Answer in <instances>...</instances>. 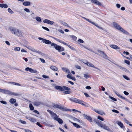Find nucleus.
<instances>
[{
    "mask_svg": "<svg viewBox=\"0 0 132 132\" xmlns=\"http://www.w3.org/2000/svg\"><path fill=\"white\" fill-rule=\"evenodd\" d=\"M71 101L75 103L80 104L86 107H90V106L88 104L86 103L83 101L80 100L75 98H72L69 99Z\"/></svg>",
    "mask_w": 132,
    "mask_h": 132,
    "instance_id": "f257e3e1",
    "label": "nucleus"
},
{
    "mask_svg": "<svg viewBox=\"0 0 132 132\" xmlns=\"http://www.w3.org/2000/svg\"><path fill=\"white\" fill-rule=\"evenodd\" d=\"M9 29L12 34L17 35L18 37L22 36V34L21 31L15 28L11 27L9 28Z\"/></svg>",
    "mask_w": 132,
    "mask_h": 132,
    "instance_id": "f03ea898",
    "label": "nucleus"
},
{
    "mask_svg": "<svg viewBox=\"0 0 132 132\" xmlns=\"http://www.w3.org/2000/svg\"><path fill=\"white\" fill-rule=\"evenodd\" d=\"M94 121L96 123L97 125L99 127L107 130H109V128L108 126H106L105 124H102V122L96 119H94Z\"/></svg>",
    "mask_w": 132,
    "mask_h": 132,
    "instance_id": "7ed1b4c3",
    "label": "nucleus"
},
{
    "mask_svg": "<svg viewBox=\"0 0 132 132\" xmlns=\"http://www.w3.org/2000/svg\"><path fill=\"white\" fill-rule=\"evenodd\" d=\"M53 106L54 107L56 108H58L59 109L63 111H68V109L66 107L62 106L61 105H59L57 104L54 105Z\"/></svg>",
    "mask_w": 132,
    "mask_h": 132,
    "instance_id": "20e7f679",
    "label": "nucleus"
},
{
    "mask_svg": "<svg viewBox=\"0 0 132 132\" xmlns=\"http://www.w3.org/2000/svg\"><path fill=\"white\" fill-rule=\"evenodd\" d=\"M82 17L84 19L86 20L87 21H88L89 22L93 24L94 25V26H96V27H97L98 28H99V29L103 30V29L102 27H100L97 24L95 23L94 22H92L91 21H90L89 19H88L87 18H86L85 17H84L83 16H82Z\"/></svg>",
    "mask_w": 132,
    "mask_h": 132,
    "instance_id": "39448f33",
    "label": "nucleus"
},
{
    "mask_svg": "<svg viewBox=\"0 0 132 132\" xmlns=\"http://www.w3.org/2000/svg\"><path fill=\"white\" fill-rule=\"evenodd\" d=\"M82 17L84 19L86 20L87 21H88L89 22L93 24L94 25V26H96V27H97L98 28H99V29L103 30V29L102 27H100L97 24L95 23L94 22H92L91 21H90L89 19H88L87 18H86L85 17H84L83 16H82Z\"/></svg>",
    "mask_w": 132,
    "mask_h": 132,
    "instance_id": "423d86ee",
    "label": "nucleus"
},
{
    "mask_svg": "<svg viewBox=\"0 0 132 132\" xmlns=\"http://www.w3.org/2000/svg\"><path fill=\"white\" fill-rule=\"evenodd\" d=\"M38 39L40 40H42L43 43H45V44H51V42L50 40H46L45 39H44L42 38L39 37L38 38Z\"/></svg>",
    "mask_w": 132,
    "mask_h": 132,
    "instance_id": "0eeeda50",
    "label": "nucleus"
},
{
    "mask_svg": "<svg viewBox=\"0 0 132 132\" xmlns=\"http://www.w3.org/2000/svg\"><path fill=\"white\" fill-rule=\"evenodd\" d=\"M97 51L100 54V56L105 59H107L108 56L103 51L98 50Z\"/></svg>",
    "mask_w": 132,
    "mask_h": 132,
    "instance_id": "6e6552de",
    "label": "nucleus"
},
{
    "mask_svg": "<svg viewBox=\"0 0 132 132\" xmlns=\"http://www.w3.org/2000/svg\"><path fill=\"white\" fill-rule=\"evenodd\" d=\"M0 92L6 94L10 95L11 91L7 89L0 88Z\"/></svg>",
    "mask_w": 132,
    "mask_h": 132,
    "instance_id": "1a4fd4ad",
    "label": "nucleus"
},
{
    "mask_svg": "<svg viewBox=\"0 0 132 132\" xmlns=\"http://www.w3.org/2000/svg\"><path fill=\"white\" fill-rule=\"evenodd\" d=\"M113 25L115 28L120 31L121 30V28H122L116 22H113Z\"/></svg>",
    "mask_w": 132,
    "mask_h": 132,
    "instance_id": "9d476101",
    "label": "nucleus"
},
{
    "mask_svg": "<svg viewBox=\"0 0 132 132\" xmlns=\"http://www.w3.org/2000/svg\"><path fill=\"white\" fill-rule=\"evenodd\" d=\"M25 70L27 71H29L32 73H36L37 72V71L36 70H34L29 67L26 68Z\"/></svg>",
    "mask_w": 132,
    "mask_h": 132,
    "instance_id": "9b49d317",
    "label": "nucleus"
},
{
    "mask_svg": "<svg viewBox=\"0 0 132 132\" xmlns=\"http://www.w3.org/2000/svg\"><path fill=\"white\" fill-rule=\"evenodd\" d=\"M85 64L87 65L89 67H92L98 70H100L99 69L97 68L96 67H95L92 63L90 62H88L87 61H86V62H84Z\"/></svg>",
    "mask_w": 132,
    "mask_h": 132,
    "instance_id": "f8f14e48",
    "label": "nucleus"
},
{
    "mask_svg": "<svg viewBox=\"0 0 132 132\" xmlns=\"http://www.w3.org/2000/svg\"><path fill=\"white\" fill-rule=\"evenodd\" d=\"M26 47L27 48L33 52H36L39 54H41L42 53L40 51H37L34 48H33L31 47Z\"/></svg>",
    "mask_w": 132,
    "mask_h": 132,
    "instance_id": "ddd939ff",
    "label": "nucleus"
},
{
    "mask_svg": "<svg viewBox=\"0 0 132 132\" xmlns=\"http://www.w3.org/2000/svg\"><path fill=\"white\" fill-rule=\"evenodd\" d=\"M55 49L58 51L59 52L63 51L64 50V48L61 46L57 45Z\"/></svg>",
    "mask_w": 132,
    "mask_h": 132,
    "instance_id": "4468645a",
    "label": "nucleus"
},
{
    "mask_svg": "<svg viewBox=\"0 0 132 132\" xmlns=\"http://www.w3.org/2000/svg\"><path fill=\"white\" fill-rule=\"evenodd\" d=\"M43 22L44 23H47L51 25L53 24L54 23V21H50L47 19L44 20L43 21Z\"/></svg>",
    "mask_w": 132,
    "mask_h": 132,
    "instance_id": "2eb2a0df",
    "label": "nucleus"
},
{
    "mask_svg": "<svg viewBox=\"0 0 132 132\" xmlns=\"http://www.w3.org/2000/svg\"><path fill=\"white\" fill-rule=\"evenodd\" d=\"M83 116L86 119L88 120L90 122H92V118L89 116H87V115L84 114Z\"/></svg>",
    "mask_w": 132,
    "mask_h": 132,
    "instance_id": "dca6fc26",
    "label": "nucleus"
},
{
    "mask_svg": "<svg viewBox=\"0 0 132 132\" xmlns=\"http://www.w3.org/2000/svg\"><path fill=\"white\" fill-rule=\"evenodd\" d=\"M116 123L122 129H124L125 127L124 126L122 123L120 121H117L116 122Z\"/></svg>",
    "mask_w": 132,
    "mask_h": 132,
    "instance_id": "f3484780",
    "label": "nucleus"
},
{
    "mask_svg": "<svg viewBox=\"0 0 132 132\" xmlns=\"http://www.w3.org/2000/svg\"><path fill=\"white\" fill-rule=\"evenodd\" d=\"M91 2L94 3V4L98 5L101 6V4L100 2H99L97 0H90Z\"/></svg>",
    "mask_w": 132,
    "mask_h": 132,
    "instance_id": "a211bd4d",
    "label": "nucleus"
},
{
    "mask_svg": "<svg viewBox=\"0 0 132 132\" xmlns=\"http://www.w3.org/2000/svg\"><path fill=\"white\" fill-rule=\"evenodd\" d=\"M34 105L36 106H38L43 104V102L41 101H36L34 102Z\"/></svg>",
    "mask_w": 132,
    "mask_h": 132,
    "instance_id": "6ab92c4d",
    "label": "nucleus"
},
{
    "mask_svg": "<svg viewBox=\"0 0 132 132\" xmlns=\"http://www.w3.org/2000/svg\"><path fill=\"white\" fill-rule=\"evenodd\" d=\"M94 111L95 112H96L97 113L100 114L101 115H105V113H104V112L103 111H99L97 110L96 109L94 110Z\"/></svg>",
    "mask_w": 132,
    "mask_h": 132,
    "instance_id": "aec40b11",
    "label": "nucleus"
},
{
    "mask_svg": "<svg viewBox=\"0 0 132 132\" xmlns=\"http://www.w3.org/2000/svg\"><path fill=\"white\" fill-rule=\"evenodd\" d=\"M110 46L111 48L115 50H118L120 49V48L116 45H110Z\"/></svg>",
    "mask_w": 132,
    "mask_h": 132,
    "instance_id": "412c9836",
    "label": "nucleus"
},
{
    "mask_svg": "<svg viewBox=\"0 0 132 132\" xmlns=\"http://www.w3.org/2000/svg\"><path fill=\"white\" fill-rule=\"evenodd\" d=\"M55 89L61 91H63L64 90V89H63V87L60 86H55Z\"/></svg>",
    "mask_w": 132,
    "mask_h": 132,
    "instance_id": "4be33fe9",
    "label": "nucleus"
},
{
    "mask_svg": "<svg viewBox=\"0 0 132 132\" xmlns=\"http://www.w3.org/2000/svg\"><path fill=\"white\" fill-rule=\"evenodd\" d=\"M115 92L116 94L117 95L119 98H121L125 100L126 101H127L128 100L127 99H126L125 97L121 96L120 94L118 93L117 92Z\"/></svg>",
    "mask_w": 132,
    "mask_h": 132,
    "instance_id": "5701e85b",
    "label": "nucleus"
},
{
    "mask_svg": "<svg viewBox=\"0 0 132 132\" xmlns=\"http://www.w3.org/2000/svg\"><path fill=\"white\" fill-rule=\"evenodd\" d=\"M51 115L53 119L55 120H56L58 118V117L57 116L56 114L54 113L53 112V113H52Z\"/></svg>",
    "mask_w": 132,
    "mask_h": 132,
    "instance_id": "b1692460",
    "label": "nucleus"
},
{
    "mask_svg": "<svg viewBox=\"0 0 132 132\" xmlns=\"http://www.w3.org/2000/svg\"><path fill=\"white\" fill-rule=\"evenodd\" d=\"M23 4L24 6H29L31 4V2L28 1H25L23 3Z\"/></svg>",
    "mask_w": 132,
    "mask_h": 132,
    "instance_id": "393cba45",
    "label": "nucleus"
},
{
    "mask_svg": "<svg viewBox=\"0 0 132 132\" xmlns=\"http://www.w3.org/2000/svg\"><path fill=\"white\" fill-rule=\"evenodd\" d=\"M50 68L54 71H56L58 70V68L57 67L53 65L51 66L50 67Z\"/></svg>",
    "mask_w": 132,
    "mask_h": 132,
    "instance_id": "a878e982",
    "label": "nucleus"
},
{
    "mask_svg": "<svg viewBox=\"0 0 132 132\" xmlns=\"http://www.w3.org/2000/svg\"><path fill=\"white\" fill-rule=\"evenodd\" d=\"M7 83L12 84L13 85H17L19 86H21V85L19 84V83H18L15 82H6Z\"/></svg>",
    "mask_w": 132,
    "mask_h": 132,
    "instance_id": "bb28decb",
    "label": "nucleus"
},
{
    "mask_svg": "<svg viewBox=\"0 0 132 132\" xmlns=\"http://www.w3.org/2000/svg\"><path fill=\"white\" fill-rule=\"evenodd\" d=\"M69 121L75 127H76L77 128H79L80 127V126L78 124L73 123L70 120H69Z\"/></svg>",
    "mask_w": 132,
    "mask_h": 132,
    "instance_id": "cd10ccee",
    "label": "nucleus"
},
{
    "mask_svg": "<svg viewBox=\"0 0 132 132\" xmlns=\"http://www.w3.org/2000/svg\"><path fill=\"white\" fill-rule=\"evenodd\" d=\"M117 65L118 66V67L120 69H122L123 71L126 72H129V71L127 69H126L125 68H124L123 67H121L120 66H119Z\"/></svg>",
    "mask_w": 132,
    "mask_h": 132,
    "instance_id": "c85d7f7f",
    "label": "nucleus"
},
{
    "mask_svg": "<svg viewBox=\"0 0 132 132\" xmlns=\"http://www.w3.org/2000/svg\"><path fill=\"white\" fill-rule=\"evenodd\" d=\"M35 19L39 23L42 22L41 18L39 16H36L35 17Z\"/></svg>",
    "mask_w": 132,
    "mask_h": 132,
    "instance_id": "c756f323",
    "label": "nucleus"
},
{
    "mask_svg": "<svg viewBox=\"0 0 132 132\" xmlns=\"http://www.w3.org/2000/svg\"><path fill=\"white\" fill-rule=\"evenodd\" d=\"M16 100L15 99L12 98L9 101L10 102L11 104H14L16 102Z\"/></svg>",
    "mask_w": 132,
    "mask_h": 132,
    "instance_id": "7c9ffc66",
    "label": "nucleus"
},
{
    "mask_svg": "<svg viewBox=\"0 0 132 132\" xmlns=\"http://www.w3.org/2000/svg\"><path fill=\"white\" fill-rule=\"evenodd\" d=\"M8 7V5L6 4H0V7L2 8L4 7L5 8H7Z\"/></svg>",
    "mask_w": 132,
    "mask_h": 132,
    "instance_id": "2f4dec72",
    "label": "nucleus"
},
{
    "mask_svg": "<svg viewBox=\"0 0 132 132\" xmlns=\"http://www.w3.org/2000/svg\"><path fill=\"white\" fill-rule=\"evenodd\" d=\"M44 123L46 126L48 127H53L54 126L53 125H51L49 124L48 122H45Z\"/></svg>",
    "mask_w": 132,
    "mask_h": 132,
    "instance_id": "473e14b6",
    "label": "nucleus"
},
{
    "mask_svg": "<svg viewBox=\"0 0 132 132\" xmlns=\"http://www.w3.org/2000/svg\"><path fill=\"white\" fill-rule=\"evenodd\" d=\"M62 69L63 71H65V72L68 73H70V71L68 69L66 68H65L63 67V68H62Z\"/></svg>",
    "mask_w": 132,
    "mask_h": 132,
    "instance_id": "72a5a7b5",
    "label": "nucleus"
},
{
    "mask_svg": "<svg viewBox=\"0 0 132 132\" xmlns=\"http://www.w3.org/2000/svg\"><path fill=\"white\" fill-rule=\"evenodd\" d=\"M58 122L61 124H62L63 123V121L62 119L59 118H58L56 120Z\"/></svg>",
    "mask_w": 132,
    "mask_h": 132,
    "instance_id": "f704fd0d",
    "label": "nucleus"
},
{
    "mask_svg": "<svg viewBox=\"0 0 132 132\" xmlns=\"http://www.w3.org/2000/svg\"><path fill=\"white\" fill-rule=\"evenodd\" d=\"M121 30L120 31L122 32L123 33L127 35H128L129 34V33L128 32L124 30L122 28H121Z\"/></svg>",
    "mask_w": 132,
    "mask_h": 132,
    "instance_id": "c9c22d12",
    "label": "nucleus"
},
{
    "mask_svg": "<svg viewBox=\"0 0 132 132\" xmlns=\"http://www.w3.org/2000/svg\"><path fill=\"white\" fill-rule=\"evenodd\" d=\"M29 119L30 121L33 122H35L36 121V119L32 118H30Z\"/></svg>",
    "mask_w": 132,
    "mask_h": 132,
    "instance_id": "e433bc0d",
    "label": "nucleus"
},
{
    "mask_svg": "<svg viewBox=\"0 0 132 132\" xmlns=\"http://www.w3.org/2000/svg\"><path fill=\"white\" fill-rule=\"evenodd\" d=\"M84 76L86 79H88L90 78L89 75L88 73L84 74Z\"/></svg>",
    "mask_w": 132,
    "mask_h": 132,
    "instance_id": "4c0bfd02",
    "label": "nucleus"
},
{
    "mask_svg": "<svg viewBox=\"0 0 132 132\" xmlns=\"http://www.w3.org/2000/svg\"><path fill=\"white\" fill-rule=\"evenodd\" d=\"M51 46L53 47V48L55 49L57 45L55 43H51Z\"/></svg>",
    "mask_w": 132,
    "mask_h": 132,
    "instance_id": "58836bf2",
    "label": "nucleus"
},
{
    "mask_svg": "<svg viewBox=\"0 0 132 132\" xmlns=\"http://www.w3.org/2000/svg\"><path fill=\"white\" fill-rule=\"evenodd\" d=\"M10 95L15 96H18L19 95L18 94H17L14 92H11Z\"/></svg>",
    "mask_w": 132,
    "mask_h": 132,
    "instance_id": "ea45409f",
    "label": "nucleus"
},
{
    "mask_svg": "<svg viewBox=\"0 0 132 132\" xmlns=\"http://www.w3.org/2000/svg\"><path fill=\"white\" fill-rule=\"evenodd\" d=\"M7 10H8V12L10 13L11 14H13L14 13V12L13 11H12L10 8H8V9Z\"/></svg>",
    "mask_w": 132,
    "mask_h": 132,
    "instance_id": "a19ab883",
    "label": "nucleus"
},
{
    "mask_svg": "<svg viewBox=\"0 0 132 132\" xmlns=\"http://www.w3.org/2000/svg\"><path fill=\"white\" fill-rule=\"evenodd\" d=\"M24 10L27 13H29L30 12V10L29 9L27 8L24 9Z\"/></svg>",
    "mask_w": 132,
    "mask_h": 132,
    "instance_id": "79ce46f5",
    "label": "nucleus"
},
{
    "mask_svg": "<svg viewBox=\"0 0 132 132\" xmlns=\"http://www.w3.org/2000/svg\"><path fill=\"white\" fill-rule=\"evenodd\" d=\"M72 119L73 120H74V121H75L78 122H79L80 121V120L79 119H78L77 118H75L74 117H72Z\"/></svg>",
    "mask_w": 132,
    "mask_h": 132,
    "instance_id": "37998d69",
    "label": "nucleus"
},
{
    "mask_svg": "<svg viewBox=\"0 0 132 132\" xmlns=\"http://www.w3.org/2000/svg\"><path fill=\"white\" fill-rule=\"evenodd\" d=\"M29 107L31 110H32L34 109V107L31 104H29Z\"/></svg>",
    "mask_w": 132,
    "mask_h": 132,
    "instance_id": "c03bdc74",
    "label": "nucleus"
},
{
    "mask_svg": "<svg viewBox=\"0 0 132 132\" xmlns=\"http://www.w3.org/2000/svg\"><path fill=\"white\" fill-rule=\"evenodd\" d=\"M98 119H99L102 121H103L104 120V119L102 118L100 116H98L97 118Z\"/></svg>",
    "mask_w": 132,
    "mask_h": 132,
    "instance_id": "a18cd8bd",
    "label": "nucleus"
},
{
    "mask_svg": "<svg viewBox=\"0 0 132 132\" xmlns=\"http://www.w3.org/2000/svg\"><path fill=\"white\" fill-rule=\"evenodd\" d=\"M123 77L125 79L127 80H129L130 79L126 76L123 75Z\"/></svg>",
    "mask_w": 132,
    "mask_h": 132,
    "instance_id": "49530a36",
    "label": "nucleus"
},
{
    "mask_svg": "<svg viewBox=\"0 0 132 132\" xmlns=\"http://www.w3.org/2000/svg\"><path fill=\"white\" fill-rule=\"evenodd\" d=\"M63 89H64V90L65 89L67 90H70V89L67 87L65 86H63Z\"/></svg>",
    "mask_w": 132,
    "mask_h": 132,
    "instance_id": "de8ad7c7",
    "label": "nucleus"
},
{
    "mask_svg": "<svg viewBox=\"0 0 132 132\" xmlns=\"http://www.w3.org/2000/svg\"><path fill=\"white\" fill-rule=\"evenodd\" d=\"M14 50L15 51H19L20 50V48L19 47H16L14 48Z\"/></svg>",
    "mask_w": 132,
    "mask_h": 132,
    "instance_id": "09e8293b",
    "label": "nucleus"
},
{
    "mask_svg": "<svg viewBox=\"0 0 132 132\" xmlns=\"http://www.w3.org/2000/svg\"><path fill=\"white\" fill-rule=\"evenodd\" d=\"M19 121L22 123L23 124H26V121L22 120H19Z\"/></svg>",
    "mask_w": 132,
    "mask_h": 132,
    "instance_id": "8fccbe9b",
    "label": "nucleus"
},
{
    "mask_svg": "<svg viewBox=\"0 0 132 132\" xmlns=\"http://www.w3.org/2000/svg\"><path fill=\"white\" fill-rule=\"evenodd\" d=\"M68 47L72 50H73V51L76 50L75 48L74 47L70 46V45L68 46Z\"/></svg>",
    "mask_w": 132,
    "mask_h": 132,
    "instance_id": "3c124183",
    "label": "nucleus"
},
{
    "mask_svg": "<svg viewBox=\"0 0 132 132\" xmlns=\"http://www.w3.org/2000/svg\"><path fill=\"white\" fill-rule=\"evenodd\" d=\"M84 47L86 49H87L88 50L90 51L91 52H92L93 53H95L91 49H90V48H87V47H85V46H84Z\"/></svg>",
    "mask_w": 132,
    "mask_h": 132,
    "instance_id": "603ef678",
    "label": "nucleus"
},
{
    "mask_svg": "<svg viewBox=\"0 0 132 132\" xmlns=\"http://www.w3.org/2000/svg\"><path fill=\"white\" fill-rule=\"evenodd\" d=\"M124 62L125 63H127V64H128L129 65H130V62L129 61L126 60H125Z\"/></svg>",
    "mask_w": 132,
    "mask_h": 132,
    "instance_id": "864d4df0",
    "label": "nucleus"
},
{
    "mask_svg": "<svg viewBox=\"0 0 132 132\" xmlns=\"http://www.w3.org/2000/svg\"><path fill=\"white\" fill-rule=\"evenodd\" d=\"M75 67L76 68L79 69H81V67L80 66H78V65H76L75 66Z\"/></svg>",
    "mask_w": 132,
    "mask_h": 132,
    "instance_id": "5fc2aeb1",
    "label": "nucleus"
},
{
    "mask_svg": "<svg viewBox=\"0 0 132 132\" xmlns=\"http://www.w3.org/2000/svg\"><path fill=\"white\" fill-rule=\"evenodd\" d=\"M42 28L45 29V30H47V31H50V30L49 29H48V28H47V27H43V26L42 27Z\"/></svg>",
    "mask_w": 132,
    "mask_h": 132,
    "instance_id": "6e6d98bb",
    "label": "nucleus"
},
{
    "mask_svg": "<svg viewBox=\"0 0 132 132\" xmlns=\"http://www.w3.org/2000/svg\"><path fill=\"white\" fill-rule=\"evenodd\" d=\"M109 97L112 100L114 101H117L116 99L110 96Z\"/></svg>",
    "mask_w": 132,
    "mask_h": 132,
    "instance_id": "4d7b16f0",
    "label": "nucleus"
},
{
    "mask_svg": "<svg viewBox=\"0 0 132 132\" xmlns=\"http://www.w3.org/2000/svg\"><path fill=\"white\" fill-rule=\"evenodd\" d=\"M124 121L127 124H128L129 122L128 121L126 118H124L123 119Z\"/></svg>",
    "mask_w": 132,
    "mask_h": 132,
    "instance_id": "13d9d810",
    "label": "nucleus"
},
{
    "mask_svg": "<svg viewBox=\"0 0 132 132\" xmlns=\"http://www.w3.org/2000/svg\"><path fill=\"white\" fill-rule=\"evenodd\" d=\"M0 102L2 103H3L4 104H7V103L6 101H0Z\"/></svg>",
    "mask_w": 132,
    "mask_h": 132,
    "instance_id": "bf43d9fd",
    "label": "nucleus"
},
{
    "mask_svg": "<svg viewBox=\"0 0 132 132\" xmlns=\"http://www.w3.org/2000/svg\"><path fill=\"white\" fill-rule=\"evenodd\" d=\"M63 93L65 94H69L71 93L70 92L68 91V90L65 91Z\"/></svg>",
    "mask_w": 132,
    "mask_h": 132,
    "instance_id": "052dcab7",
    "label": "nucleus"
},
{
    "mask_svg": "<svg viewBox=\"0 0 132 132\" xmlns=\"http://www.w3.org/2000/svg\"><path fill=\"white\" fill-rule=\"evenodd\" d=\"M58 31L59 32L62 33V34H63L64 33V31L62 30V29H58Z\"/></svg>",
    "mask_w": 132,
    "mask_h": 132,
    "instance_id": "680f3d73",
    "label": "nucleus"
},
{
    "mask_svg": "<svg viewBox=\"0 0 132 132\" xmlns=\"http://www.w3.org/2000/svg\"><path fill=\"white\" fill-rule=\"evenodd\" d=\"M72 37V38L73 39H74L75 40H76L77 39V38L75 36H74V35H72L71 36Z\"/></svg>",
    "mask_w": 132,
    "mask_h": 132,
    "instance_id": "e2e57ef3",
    "label": "nucleus"
},
{
    "mask_svg": "<svg viewBox=\"0 0 132 132\" xmlns=\"http://www.w3.org/2000/svg\"><path fill=\"white\" fill-rule=\"evenodd\" d=\"M78 42L81 43H83L84 42V41L81 39H79L78 40Z\"/></svg>",
    "mask_w": 132,
    "mask_h": 132,
    "instance_id": "0e129e2a",
    "label": "nucleus"
},
{
    "mask_svg": "<svg viewBox=\"0 0 132 132\" xmlns=\"http://www.w3.org/2000/svg\"><path fill=\"white\" fill-rule=\"evenodd\" d=\"M39 60L42 63H44L45 62V61L44 59L41 58H40Z\"/></svg>",
    "mask_w": 132,
    "mask_h": 132,
    "instance_id": "69168bd1",
    "label": "nucleus"
},
{
    "mask_svg": "<svg viewBox=\"0 0 132 132\" xmlns=\"http://www.w3.org/2000/svg\"><path fill=\"white\" fill-rule=\"evenodd\" d=\"M123 93L125 95L127 96L129 94L126 91H124Z\"/></svg>",
    "mask_w": 132,
    "mask_h": 132,
    "instance_id": "338daca9",
    "label": "nucleus"
},
{
    "mask_svg": "<svg viewBox=\"0 0 132 132\" xmlns=\"http://www.w3.org/2000/svg\"><path fill=\"white\" fill-rule=\"evenodd\" d=\"M86 88L88 89H91V87L90 86H87L86 87Z\"/></svg>",
    "mask_w": 132,
    "mask_h": 132,
    "instance_id": "774afa93",
    "label": "nucleus"
}]
</instances>
